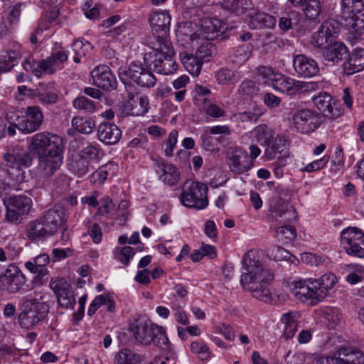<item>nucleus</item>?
<instances>
[{
  "mask_svg": "<svg viewBox=\"0 0 364 364\" xmlns=\"http://www.w3.org/2000/svg\"><path fill=\"white\" fill-rule=\"evenodd\" d=\"M252 49L250 43L234 48L228 56V63L233 68H240L250 58Z\"/></svg>",
  "mask_w": 364,
  "mask_h": 364,
  "instance_id": "obj_29",
  "label": "nucleus"
},
{
  "mask_svg": "<svg viewBox=\"0 0 364 364\" xmlns=\"http://www.w3.org/2000/svg\"><path fill=\"white\" fill-rule=\"evenodd\" d=\"M114 258L127 266L130 259L135 254L134 248L129 246H125L122 248H116L114 251Z\"/></svg>",
  "mask_w": 364,
  "mask_h": 364,
  "instance_id": "obj_52",
  "label": "nucleus"
},
{
  "mask_svg": "<svg viewBox=\"0 0 364 364\" xmlns=\"http://www.w3.org/2000/svg\"><path fill=\"white\" fill-rule=\"evenodd\" d=\"M299 14L296 12L287 13L278 20L279 28L282 32H287L299 23Z\"/></svg>",
  "mask_w": 364,
  "mask_h": 364,
  "instance_id": "obj_43",
  "label": "nucleus"
},
{
  "mask_svg": "<svg viewBox=\"0 0 364 364\" xmlns=\"http://www.w3.org/2000/svg\"><path fill=\"white\" fill-rule=\"evenodd\" d=\"M293 66L298 75L303 77H311L317 75L319 73L317 62L304 54L294 56Z\"/></svg>",
  "mask_w": 364,
  "mask_h": 364,
  "instance_id": "obj_25",
  "label": "nucleus"
},
{
  "mask_svg": "<svg viewBox=\"0 0 364 364\" xmlns=\"http://www.w3.org/2000/svg\"><path fill=\"white\" fill-rule=\"evenodd\" d=\"M299 317L297 312H289L282 316L281 321L284 324L282 337L285 340L291 338L297 331Z\"/></svg>",
  "mask_w": 364,
  "mask_h": 364,
  "instance_id": "obj_34",
  "label": "nucleus"
},
{
  "mask_svg": "<svg viewBox=\"0 0 364 364\" xmlns=\"http://www.w3.org/2000/svg\"><path fill=\"white\" fill-rule=\"evenodd\" d=\"M26 282V277L18 267L11 264L0 274V283L9 293L19 291Z\"/></svg>",
  "mask_w": 364,
  "mask_h": 364,
  "instance_id": "obj_19",
  "label": "nucleus"
},
{
  "mask_svg": "<svg viewBox=\"0 0 364 364\" xmlns=\"http://www.w3.org/2000/svg\"><path fill=\"white\" fill-rule=\"evenodd\" d=\"M102 156V150L97 143H88L80 151L79 157H82L90 163H97Z\"/></svg>",
  "mask_w": 364,
  "mask_h": 364,
  "instance_id": "obj_38",
  "label": "nucleus"
},
{
  "mask_svg": "<svg viewBox=\"0 0 364 364\" xmlns=\"http://www.w3.org/2000/svg\"><path fill=\"white\" fill-rule=\"evenodd\" d=\"M265 149L264 156L269 160L274 158H284L288 155V141L283 136H276Z\"/></svg>",
  "mask_w": 364,
  "mask_h": 364,
  "instance_id": "obj_31",
  "label": "nucleus"
},
{
  "mask_svg": "<svg viewBox=\"0 0 364 364\" xmlns=\"http://www.w3.org/2000/svg\"><path fill=\"white\" fill-rule=\"evenodd\" d=\"M28 236L32 240L53 235V233L46 226V223L43 221L42 218L31 222L28 225Z\"/></svg>",
  "mask_w": 364,
  "mask_h": 364,
  "instance_id": "obj_35",
  "label": "nucleus"
},
{
  "mask_svg": "<svg viewBox=\"0 0 364 364\" xmlns=\"http://www.w3.org/2000/svg\"><path fill=\"white\" fill-rule=\"evenodd\" d=\"M343 247L348 255L364 258V248L360 246L364 242V232L356 227H348L341 233Z\"/></svg>",
  "mask_w": 364,
  "mask_h": 364,
  "instance_id": "obj_10",
  "label": "nucleus"
},
{
  "mask_svg": "<svg viewBox=\"0 0 364 364\" xmlns=\"http://www.w3.org/2000/svg\"><path fill=\"white\" fill-rule=\"evenodd\" d=\"M49 287L56 296L70 288L65 279L59 277L52 278L50 281Z\"/></svg>",
  "mask_w": 364,
  "mask_h": 364,
  "instance_id": "obj_62",
  "label": "nucleus"
},
{
  "mask_svg": "<svg viewBox=\"0 0 364 364\" xmlns=\"http://www.w3.org/2000/svg\"><path fill=\"white\" fill-rule=\"evenodd\" d=\"M208 188L205 184L187 180L183 185L180 200L186 207L203 209L208 204Z\"/></svg>",
  "mask_w": 364,
  "mask_h": 364,
  "instance_id": "obj_6",
  "label": "nucleus"
},
{
  "mask_svg": "<svg viewBox=\"0 0 364 364\" xmlns=\"http://www.w3.org/2000/svg\"><path fill=\"white\" fill-rule=\"evenodd\" d=\"M117 169V165L112 163H107L100 166L97 171L93 172L90 176V182L94 184H102L112 174L114 175Z\"/></svg>",
  "mask_w": 364,
  "mask_h": 364,
  "instance_id": "obj_36",
  "label": "nucleus"
},
{
  "mask_svg": "<svg viewBox=\"0 0 364 364\" xmlns=\"http://www.w3.org/2000/svg\"><path fill=\"white\" fill-rule=\"evenodd\" d=\"M348 53V48L344 43L334 42L323 49V57L327 61L338 63L346 59Z\"/></svg>",
  "mask_w": 364,
  "mask_h": 364,
  "instance_id": "obj_30",
  "label": "nucleus"
},
{
  "mask_svg": "<svg viewBox=\"0 0 364 364\" xmlns=\"http://www.w3.org/2000/svg\"><path fill=\"white\" fill-rule=\"evenodd\" d=\"M258 90L257 86L250 80H243L238 88L239 93L244 96L257 95Z\"/></svg>",
  "mask_w": 364,
  "mask_h": 364,
  "instance_id": "obj_60",
  "label": "nucleus"
},
{
  "mask_svg": "<svg viewBox=\"0 0 364 364\" xmlns=\"http://www.w3.org/2000/svg\"><path fill=\"white\" fill-rule=\"evenodd\" d=\"M68 58V51L65 50H57L53 52L50 55H49L47 58L50 60V62L52 63V65L55 69L56 72L58 70H61L63 68V64L67 61Z\"/></svg>",
  "mask_w": 364,
  "mask_h": 364,
  "instance_id": "obj_53",
  "label": "nucleus"
},
{
  "mask_svg": "<svg viewBox=\"0 0 364 364\" xmlns=\"http://www.w3.org/2000/svg\"><path fill=\"white\" fill-rule=\"evenodd\" d=\"M49 311L46 302H37L36 299H27L21 305L18 321L21 328L29 329L43 321Z\"/></svg>",
  "mask_w": 364,
  "mask_h": 364,
  "instance_id": "obj_8",
  "label": "nucleus"
},
{
  "mask_svg": "<svg viewBox=\"0 0 364 364\" xmlns=\"http://www.w3.org/2000/svg\"><path fill=\"white\" fill-rule=\"evenodd\" d=\"M91 76L94 84L105 90H113L117 87L115 76L111 72L109 68L105 65L95 67L91 72Z\"/></svg>",
  "mask_w": 364,
  "mask_h": 364,
  "instance_id": "obj_22",
  "label": "nucleus"
},
{
  "mask_svg": "<svg viewBox=\"0 0 364 364\" xmlns=\"http://www.w3.org/2000/svg\"><path fill=\"white\" fill-rule=\"evenodd\" d=\"M28 150L36 156L63 151V139L58 135L43 132L33 135L28 142Z\"/></svg>",
  "mask_w": 364,
  "mask_h": 364,
  "instance_id": "obj_7",
  "label": "nucleus"
},
{
  "mask_svg": "<svg viewBox=\"0 0 364 364\" xmlns=\"http://www.w3.org/2000/svg\"><path fill=\"white\" fill-rule=\"evenodd\" d=\"M73 107L86 113H92L95 110V103L85 96L75 98L73 102Z\"/></svg>",
  "mask_w": 364,
  "mask_h": 364,
  "instance_id": "obj_51",
  "label": "nucleus"
},
{
  "mask_svg": "<svg viewBox=\"0 0 364 364\" xmlns=\"http://www.w3.org/2000/svg\"><path fill=\"white\" fill-rule=\"evenodd\" d=\"M263 257V252L256 250H251L243 256L242 263L245 272L241 275L240 283L253 297L268 303L272 301L268 286L274 279V274L264 265Z\"/></svg>",
  "mask_w": 364,
  "mask_h": 364,
  "instance_id": "obj_1",
  "label": "nucleus"
},
{
  "mask_svg": "<svg viewBox=\"0 0 364 364\" xmlns=\"http://www.w3.org/2000/svg\"><path fill=\"white\" fill-rule=\"evenodd\" d=\"M50 257L47 254H41L36 256L33 261H28L25 267L31 273L37 274L38 277H43L47 274L46 266L49 263Z\"/></svg>",
  "mask_w": 364,
  "mask_h": 364,
  "instance_id": "obj_33",
  "label": "nucleus"
},
{
  "mask_svg": "<svg viewBox=\"0 0 364 364\" xmlns=\"http://www.w3.org/2000/svg\"><path fill=\"white\" fill-rule=\"evenodd\" d=\"M37 160L36 168L39 176L44 178H50L63 164V151L38 156Z\"/></svg>",
  "mask_w": 364,
  "mask_h": 364,
  "instance_id": "obj_15",
  "label": "nucleus"
},
{
  "mask_svg": "<svg viewBox=\"0 0 364 364\" xmlns=\"http://www.w3.org/2000/svg\"><path fill=\"white\" fill-rule=\"evenodd\" d=\"M226 24L218 18L205 19L201 24V34L210 41L222 36L226 30Z\"/></svg>",
  "mask_w": 364,
  "mask_h": 364,
  "instance_id": "obj_28",
  "label": "nucleus"
},
{
  "mask_svg": "<svg viewBox=\"0 0 364 364\" xmlns=\"http://www.w3.org/2000/svg\"><path fill=\"white\" fill-rule=\"evenodd\" d=\"M294 124L301 134H309L316 130L322 123V116L309 109H297L293 116Z\"/></svg>",
  "mask_w": 364,
  "mask_h": 364,
  "instance_id": "obj_13",
  "label": "nucleus"
},
{
  "mask_svg": "<svg viewBox=\"0 0 364 364\" xmlns=\"http://www.w3.org/2000/svg\"><path fill=\"white\" fill-rule=\"evenodd\" d=\"M115 364H136V355L129 349L120 350L114 358Z\"/></svg>",
  "mask_w": 364,
  "mask_h": 364,
  "instance_id": "obj_57",
  "label": "nucleus"
},
{
  "mask_svg": "<svg viewBox=\"0 0 364 364\" xmlns=\"http://www.w3.org/2000/svg\"><path fill=\"white\" fill-rule=\"evenodd\" d=\"M342 11H364V0H342Z\"/></svg>",
  "mask_w": 364,
  "mask_h": 364,
  "instance_id": "obj_61",
  "label": "nucleus"
},
{
  "mask_svg": "<svg viewBox=\"0 0 364 364\" xmlns=\"http://www.w3.org/2000/svg\"><path fill=\"white\" fill-rule=\"evenodd\" d=\"M120 80L127 83L129 80L142 87H153L156 83L155 75L141 63L132 62L128 68H119L118 70Z\"/></svg>",
  "mask_w": 364,
  "mask_h": 364,
  "instance_id": "obj_9",
  "label": "nucleus"
},
{
  "mask_svg": "<svg viewBox=\"0 0 364 364\" xmlns=\"http://www.w3.org/2000/svg\"><path fill=\"white\" fill-rule=\"evenodd\" d=\"M216 53L215 46L210 43L206 42L201 44L195 53L196 56L202 61V63L208 62L212 57Z\"/></svg>",
  "mask_w": 364,
  "mask_h": 364,
  "instance_id": "obj_44",
  "label": "nucleus"
},
{
  "mask_svg": "<svg viewBox=\"0 0 364 364\" xmlns=\"http://www.w3.org/2000/svg\"><path fill=\"white\" fill-rule=\"evenodd\" d=\"M4 247L7 254V258L9 259V261L17 259L22 251L21 247L15 240L11 241L5 245Z\"/></svg>",
  "mask_w": 364,
  "mask_h": 364,
  "instance_id": "obj_64",
  "label": "nucleus"
},
{
  "mask_svg": "<svg viewBox=\"0 0 364 364\" xmlns=\"http://www.w3.org/2000/svg\"><path fill=\"white\" fill-rule=\"evenodd\" d=\"M229 168L235 174H242L252 168L254 161L250 160L247 152L240 148L232 147L227 154Z\"/></svg>",
  "mask_w": 364,
  "mask_h": 364,
  "instance_id": "obj_17",
  "label": "nucleus"
},
{
  "mask_svg": "<svg viewBox=\"0 0 364 364\" xmlns=\"http://www.w3.org/2000/svg\"><path fill=\"white\" fill-rule=\"evenodd\" d=\"M342 23L355 39L364 36V11L341 12Z\"/></svg>",
  "mask_w": 364,
  "mask_h": 364,
  "instance_id": "obj_20",
  "label": "nucleus"
},
{
  "mask_svg": "<svg viewBox=\"0 0 364 364\" xmlns=\"http://www.w3.org/2000/svg\"><path fill=\"white\" fill-rule=\"evenodd\" d=\"M156 172L160 180L170 186L177 184L180 179L178 169L173 164L164 161H158L156 164Z\"/></svg>",
  "mask_w": 364,
  "mask_h": 364,
  "instance_id": "obj_27",
  "label": "nucleus"
},
{
  "mask_svg": "<svg viewBox=\"0 0 364 364\" xmlns=\"http://www.w3.org/2000/svg\"><path fill=\"white\" fill-rule=\"evenodd\" d=\"M72 125L77 132L88 134L93 131L95 123L92 119L74 117L72 119Z\"/></svg>",
  "mask_w": 364,
  "mask_h": 364,
  "instance_id": "obj_46",
  "label": "nucleus"
},
{
  "mask_svg": "<svg viewBox=\"0 0 364 364\" xmlns=\"http://www.w3.org/2000/svg\"><path fill=\"white\" fill-rule=\"evenodd\" d=\"M186 69L193 76H198L201 70V67L203 63L194 54H186L181 59Z\"/></svg>",
  "mask_w": 364,
  "mask_h": 364,
  "instance_id": "obj_42",
  "label": "nucleus"
},
{
  "mask_svg": "<svg viewBox=\"0 0 364 364\" xmlns=\"http://www.w3.org/2000/svg\"><path fill=\"white\" fill-rule=\"evenodd\" d=\"M341 314L338 309H328L325 312V319L328 328L333 329L341 321Z\"/></svg>",
  "mask_w": 364,
  "mask_h": 364,
  "instance_id": "obj_59",
  "label": "nucleus"
},
{
  "mask_svg": "<svg viewBox=\"0 0 364 364\" xmlns=\"http://www.w3.org/2000/svg\"><path fill=\"white\" fill-rule=\"evenodd\" d=\"M58 302L61 307L73 309L75 304L74 293L71 288L68 289L56 296Z\"/></svg>",
  "mask_w": 364,
  "mask_h": 364,
  "instance_id": "obj_54",
  "label": "nucleus"
},
{
  "mask_svg": "<svg viewBox=\"0 0 364 364\" xmlns=\"http://www.w3.org/2000/svg\"><path fill=\"white\" fill-rule=\"evenodd\" d=\"M19 53L16 50H6L0 55V71L7 72L18 63Z\"/></svg>",
  "mask_w": 364,
  "mask_h": 364,
  "instance_id": "obj_39",
  "label": "nucleus"
},
{
  "mask_svg": "<svg viewBox=\"0 0 364 364\" xmlns=\"http://www.w3.org/2000/svg\"><path fill=\"white\" fill-rule=\"evenodd\" d=\"M23 68L27 72L31 73L37 78L41 77L38 61L36 60L33 56L27 57L22 63Z\"/></svg>",
  "mask_w": 364,
  "mask_h": 364,
  "instance_id": "obj_58",
  "label": "nucleus"
},
{
  "mask_svg": "<svg viewBox=\"0 0 364 364\" xmlns=\"http://www.w3.org/2000/svg\"><path fill=\"white\" fill-rule=\"evenodd\" d=\"M278 74L272 68L267 66H259L256 69L257 80L264 84H272L273 85L276 75Z\"/></svg>",
  "mask_w": 364,
  "mask_h": 364,
  "instance_id": "obj_45",
  "label": "nucleus"
},
{
  "mask_svg": "<svg viewBox=\"0 0 364 364\" xmlns=\"http://www.w3.org/2000/svg\"><path fill=\"white\" fill-rule=\"evenodd\" d=\"M152 51L145 53L144 61L147 68L162 75L173 74L177 70L176 53L171 41H150Z\"/></svg>",
  "mask_w": 364,
  "mask_h": 364,
  "instance_id": "obj_2",
  "label": "nucleus"
},
{
  "mask_svg": "<svg viewBox=\"0 0 364 364\" xmlns=\"http://www.w3.org/2000/svg\"><path fill=\"white\" fill-rule=\"evenodd\" d=\"M43 221L53 235L65 224L68 219L66 210L60 205H55L52 208L46 210L43 217Z\"/></svg>",
  "mask_w": 364,
  "mask_h": 364,
  "instance_id": "obj_24",
  "label": "nucleus"
},
{
  "mask_svg": "<svg viewBox=\"0 0 364 364\" xmlns=\"http://www.w3.org/2000/svg\"><path fill=\"white\" fill-rule=\"evenodd\" d=\"M336 283V277L331 273L322 275L318 279L309 278L294 282L293 293L299 300H311L315 305L321 301L327 294V291Z\"/></svg>",
  "mask_w": 364,
  "mask_h": 364,
  "instance_id": "obj_3",
  "label": "nucleus"
},
{
  "mask_svg": "<svg viewBox=\"0 0 364 364\" xmlns=\"http://www.w3.org/2000/svg\"><path fill=\"white\" fill-rule=\"evenodd\" d=\"M253 132L257 141L264 146H267L275 137L274 129L266 124H259Z\"/></svg>",
  "mask_w": 364,
  "mask_h": 364,
  "instance_id": "obj_37",
  "label": "nucleus"
},
{
  "mask_svg": "<svg viewBox=\"0 0 364 364\" xmlns=\"http://www.w3.org/2000/svg\"><path fill=\"white\" fill-rule=\"evenodd\" d=\"M316 364H364V354L356 348L343 347L333 356L320 358Z\"/></svg>",
  "mask_w": 364,
  "mask_h": 364,
  "instance_id": "obj_12",
  "label": "nucleus"
},
{
  "mask_svg": "<svg viewBox=\"0 0 364 364\" xmlns=\"http://www.w3.org/2000/svg\"><path fill=\"white\" fill-rule=\"evenodd\" d=\"M43 122V114L40 107L30 106L26 109L25 115L21 117L16 126L23 134H28L38 130Z\"/></svg>",
  "mask_w": 364,
  "mask_h": 364,
  "instance_id": "obj_16",
  "label": "nucleus"
},
{
  "mask_svg": "<svg viewBox=\"0 0 364 364\" xmlns=\"http://www.w3.org/2000/svg\"><path fill=\"white\" fill-rule=\"evenodd\" d=\"M49 287L56 296L70 288L65 279L59 277L52 278L50 281Z\"/></svg>",
  "mask_w": 364,
  "mask_h": 364,
  "instance_id": "obj_63",
  "label": "nucleus"
},
{
  "mask_svg": "<svg viewBox=\"0 0 364 364\" xmlns=\"http://www.w3.org/2000/svg\"><path fill=\"white\" fill-rule=\"evenodd\" d=\"M90 164L85 159L80 157L78 159L72 161L70 167L78 177H82L89 172Z\"/></svg>",
  "mask_w": 364,
  "mask_h": 364,
  "instance_id": "obj_55",
  "label": "nucleus"
},
{
  "mask_svg": "<svg viewBox=\"0 0 364 364\" xmlns=\"http://www.w3.org/2000/svg\"><path fill=\"white\" fill-rule=\"evenodd\" d=\"M4 203L6 208V219L13 223H20L32 206L31 198L22 195L10 196Z\"/></svg>",
  "mask_w": 364,
  "mask_h": 364,
  "instance_id": "obj_11",
  "label": "nucleus"
},
{
  "mask_svg": "<svg viewBox=\"0 0 364 364\" xmlns=\"http://www.w3.org/2000/svg\"><path fill=\"white\" fill-rule=\"evenodd\" d=\"M191 350L198 354L201 360H207L210 357V350L207 345L202 341H193L191 343Z\"/></svg>",
  "mask_w": 364,
  "mask_h": 364,
  "instance_id": "obj_56",
  "label": "nucleus"
},
{
  "mask_svg": "<svg viewBox=\"0 0 364 364\" xmlns=\"http://www.w3.org/2000/svg\"><path fill=\"white\" fill-rule=\"evenodd\" d=\"M149 22L154 31V38L150 41H170L168 36L171 16L165 11H154L149 17Z\"/></svg>",
  "mask_w": 364,
  "mask_h": 364,
  "instance_id": "obj_18",
  "label": "nucleus"
},
{
  "mask_svg": "<svg viewBox=\"0 0 364 364\" xmlns=\"http://www.w3.org/2000/svg\"><path fill=\"white\" fill-rule=\"evenodd\" d=\"M269 208L268 214L269 218L272 221L284 218L285 220H290L295 218V211L293 207L289 205L284 199L280 197H273L269 199Z\"/></svg>",
  "mask_w": 364,
  "mask_h": 364,
  "instance_id": "obj_23",
  "label": "nucleus"
},
{
  "mask_svg": "<svg viewBox=\"0 0 364 364\" xmlns=\"http://www.w3.org/2000/svg\"><path fill=\"white\" fill-rule=\"evenodd\" d=\"M97 134L99 140L107 145L116 144L122 136L119 128L109 122L101 123L97 127Z\"/></svg>",
  "mask_w": 364,
  "mask_h": 364,
  "instance_id": "obj_26",
  "label": "nucleus"
},
{
  "mask_svg": "<svg viewBox=\"0 0 364 364\" xmlns=\"http://www.w3.org/2000/svg\"><path fill=\"white\" fill-rule=\"evenodd\" d=\"M250 18L252 22L257 23V26L259 27L272 28L277 23V19L274 16L258 10L256 12L251 13Z\"/></svg>",
  "mask_w": 364,
  "mask_h": 364,
  "instance_id": "obj_40",
  "label": "nucleus"
},
{
  "mask_svg": "<svg viewBox=\"0 0 364 364\" xmlns=\"http://www.w3.org/2000/svg\"><path fill=\"white\" fill-rule=\"evenodd\" d=\"M307 18L312 21L319 20L321 14V5L318 0H309L304 9Z\"/></svg>",
  "mask_w": 364,
  "mask_h": 364,
  "instance_id": "obj_47",
  "label": "nucleus"
},
{
  "mask_svg": "<svg viewBox=\"0 0 364 364\" xmlns=\"http://www.w3.org/2000/svg\"><path fill=\"white\" fill-rule=\"evenodd\" d=\"M215 77L219 84L234 85L240 80L239 73L228 68H221L215 73Z\"/></svg>",
  "mask_w": 364,
  "mask_h": 364,
  "instance_id": "obj_41",
  "label": "nucleus"
},
{
  "mask_svg": "<svg viewBox=\"0 0 364 364\" xmlns=\"http://www.w3.org/2000/svg\"><path fill=\"white\" fill-rule=\"evenodd\" d=\"M345 73L350 75L364 69V48H355L343 64Z\"/></svg>",
  "mask_w": 364,
  "mask_h": 364,
  "instance_id": "obj_32",
  "label": "nucleus"
},
{
  "mask_svg": "<svg viewBox=\"0 0 364 364\" xmlns=\"http://www.w3.org/2000/svg\"><path fill=\"white\" fill-rule=\"evenodd\" d=\"M135 339L143 345L154 344L161 350L170 348V342L163 327L151 321L135 322L129 326Z\"/></svg>",
  "mask_w": 364,
  "mask_h": 364,
  "instance_id": "obj_5",
  "label": "nucleus"
},
{
  "mask_svg": "<svg viewBox=\"0 0 364 364\" xmlns=\"http://www.w3.org/2000/svg\"><path fill=\"white\" fill-rule=\"evenodd\" d=\"M339 23L333 19L324 21L319 29L311 36L312 45L318 48L324 49L333 43V38L338 33Z\"/></svg>",
  "mask_w": 364,
  "mask_h": 364,
  "instance_id": "obj_14",
  "label": "nucleus"
},
{
  "mask_svg": "<svg viewBox=\"0 0 364 364\" xmlns=\"http://www.w3.org/2000/svg\"><path fill=\"white\" fill-rule=\"evenodd\" d=\"M276 232L278 240L285 243L292 241L296 236L295 228L289 225L278 228Z\"/></svg>",
  "mask_w": 364,
  "mask_h": 364,
  "instance_id": "obj_49",
  "label": "nucleus"
},
{
  "mask_svg": "<svg viewBox=\"0 0 364 364\" xmlns=\"http://www.w3.org/2000/svg\"><path fill=\"white\" fill-rule=\"evenodd\" d=\"M27 10V4L26 2H18L11 6L7 16V19L11 24H16L20 16L24 14Z\"/></svg>",
  "mask_w": 364,
  "mask_h": 364,
  "instance_id": "obj_50",
  "label": "nucleus"
},
{
  "mask_svg": "<svg viewBox=\"0 0 364 364\" xmlns=\"http://www.w3.org/2000/svg\"><path fill=\"white\" fill-rule=\"evenodd\" d=\"M314 106L321 112L323 117L332 119L342 114V110L338 107L333 97L327 92H321L312 98Z\"/></svg>",
  "mask_w": 364,
  "mask_h": 364,
  "instance_id": "obj_21",
  "label": "nucleus"
},
{
  "mask_svg": "<svg viewBox=\"0 0 364 364\" xmlns=\"http://www.w3.org/2000/svg\"><path fill=\"white\" fill-rule=\"evenodd\" d=\"M2 158L8 168L10 179L17 185L23 183L26 178L24 169L29 168L33 164L31 151L18 145L10 146Z\"/></svg>",
  "mask_w": 364,
  "mask_h": 364,
  "instance_id": "obj_4",
  "label": "nucleus"
},
{
  "mask_svg": "<svg viewBox=\"0 0 364 364\" xmlns=\"http://www.w3.org/2000/svg\"><path fill=\"white\" fill-rule=\"evenodd\" d=\"M292 78L278 73L272 86L288 95H292Z\"/></svg>",
  "mask_w": 364,
  "mask_h": 364,
  "instance_id": "obj_48",
  "label": "nucleus"
}]
</instances>
